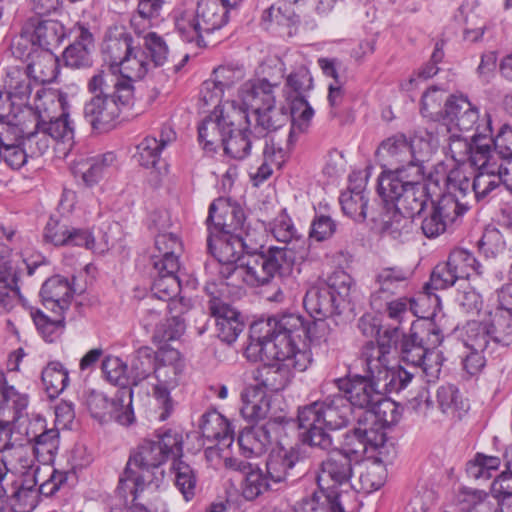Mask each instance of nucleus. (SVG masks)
Here are the masks:
<instances>
[{"mask_svg": "<svg viewBox=\"0 0 512 512\" xmlns=\"http://www.w3.org/2000/svg\"><path fill=\"white\" fill-rule=\"evenodd\" d=\"M114 73L101 70L88 81V91L93 96L86 101L83 115L93 131L105 133L119 123L123 109L128 108L134 98V86L127 81L115 82Z\"/></svg>", "mask_w": 512, "mask_h": 512, "instance_id": "1", "label": "nucleus"}, {"mask_svg": "<svg viewBox=\"0 0 512 512\" xmlns=\"http://www.w3.org/2000/svg\"><path fill=\"white\" fill-rule=\"evenodd\" d=\"M65 96L57 91L41 88L35 96L33 131L28 133L26 144L32 155H42L49 148L48 137L72 145L74 127L65 109Z\"/></svg>", "mask_w": 512, "mask_h": 512, "instance_id": "2", "label": "nucleus"}, {"mask_svg": "<svg viewBox=\"0 0 512 512\" xmlns=\"http://www.w3.org/2000/svg\"><path fill=\"white\" fill-rule=\"evenodd\" d=\"M425 170L412 166V171L397 174H380L377 191L386 203L416 217V214L431 201L428 188L423 183Z\"/></svg>", "mask_w": 512, "mask_h": 512, "instance_id": "3", "label": "nucleus"}, {"mask_svg": "<svg viewBox=\"0 0 512 512\" xmlns=\"http://www.w3.org/2000/svg\"><path fill=\"white\" fill-rule=\"evenodd\" d=\"M354 285L353 278L344 270L334 271L327 281L310 287L303 298L307 313L316 320L340 315Z\"/></svg>", "mask_w": 512, "mask_h": 512, "instance_id": "4", "label": "nucleus"}, {"mask_svg": "<svg viewBox=\"0 0 512 512\" xmlns=\"http://www.w3.org/2000/svg\"><path fill=\"white\" fill-rule=\"evenodd\" d=\"M450 150L453 152V145L463 147L469 154V162L474 167L472 191L477 201L485 199L492 191L502 184L501 160L492 154L490 141L481 143L479 139L473 144H468L466 139L460 135L449 136Z\"/></svg>", "mask_w": 512, "mask_h": 512, "instance_id": "5", "label": "nucleus"}, {"mask_svg": "<svg viewBox=\"0 0 512 512\" xmlns=\"http://www.w3.org/2000/svg\"><path fill=\"white\" fill-rule=\"evenodd\" d=\"M377 154L391 168L381 174L400 176L411 172L412 166L425 170L424 164L430 160L433 148L430 141L422 137L408 139L404 134H396L381 142Z\"/></svg>", "mask_w": 512, "mask_h": 512, "instance_id": "6", "label": "nucleus"}, {"mask_svg": "<svg viewBox=\"0 0 512 512\" xmlns=\"http://www.w3.org/2000/svg\"><path fill=\"white\" fill-rule=\"evenodd\" d=\"M284 327L290 328V342L284 343V354L289 355V364L298 372L306 371L313 356L309 344L326 341L329 328L325 320L305 321L301 315L289 313ZM283 354V352H281Z\"/></svg>", "mask_w": 512, "mask_h": 512, "instance_id": "7", "label": "nucleus"}, {"mask_svg": "<svg viewBox=\"0 0 512 512\" xmlns=\"http://www.w3.org/2000/svg\"><path fill=\"white\" fill-rule=\"evenodd\" d=\"M228 13L218 0H199L193 13H184L177 19L176 29L184 41L206 46L204 35L225 26Z\"/></svg>", "mask_w": 512, "mask_h": 512, "instance_id": "8", "label": "nucleus"}, {"mask_svg": "<svg viewBox=\"0 0 512 512\" xmlns=\"http://www.w3.org/2000/svg\"><path fill=\"white\" fill-rule=\"evenodd\" d=\"M83 399L90 416L101 424L115 421L122 426H129L135 421L132 388L119 389L112 398L103 392L89 389L84 392Z\"/></svg>", "mask_w": 512, "mask_h": 512, "instance_id": "9", "label": "nucleus"}, {"mask_svg": "<svg viewBox=\"0 0 512 512\" xmlns=\"http://www.w3.org/2000/svg\"><path fill=\"white\" fill-rule=\"evenodd\" d=\"M353 411L341 392L328 395L298 410L299 426L323 424L327 429L338 430L346 427L352 419Z\"/></svg>", "mask_w": 512, "mask_h": 512, "instance_id": "10", "label": "nucleus"}, {"mask_svg": "<svg viewBox=\"0 0 512 512\" xmlns=\"http://www.w3.org/2000/svg\"><path fill=\"white\" fill-rule=\"evenodd\" d=\"M245 214L243 209L236 203L230 202L225 198L214 200L208 211L206 225L208 230L207 250L213 251L214 236L219 233L223 236L234 234L243 228Z\"/></svg>", "mask_w": 512, "mask_h": 512, "instance_id": "11", "label": "nucleus"}, {"mask_svg": "<svg viewBox=\"0 0 512 512\" xmlns=\"http://www.w3.org/2000/svg\"><path fill=\"white\" fill-rule=\"evenodd\" d=\"M338 391L346 397L351 409L364 410V415L376 401H379L381 388L380 383L373 377L372 373L365 375L347 374L344 377L333 380Z\"/></svg>", "mask_w": 512, "mask_h": 512, "instance_id": "12", "label": "nucleus"}, {"mask_svg": "<svg viewBox=\"0 0 512 512\" xmlns=\"http://www.w3.org/2000/svg\"><path fill=\"white\" fill-rule=\"evenodd\" d=\"M307 451L302 445L272 450L266 460V472L273 483L300 478L304 474Z\"/></svg>", "mask_w": 512, "mask_h": 512, "instance_id": "13", "label": "nucleus"}, {"mask_svg": "<svg viewBox=\"0 0 512 512\" xmlns=\"http://www.w3.org/2000/svg\"><path fill=\"white\" fill-rule=\"evenodd\" d=\"M38 266V263L27 264L19 253H13L7 245L0 243V305L6 307L9 304L11 292L22 298L19 281L24 267L31 276Z\"/></svg>", "mask_w": 512, "mask_h": 512, "instance_id": "14", "label": "nucleus"}, {"mask_svg": "<svg viewBox=\"0 0 512 512\" xmlns=\"http://www.w3.org/2000/svg\"><path fill=\"white\" fill-rule=\"evenodd\" d=\"M286 415L269 417L261 426L244 429L238 436V444L242 454L247 457H257L264 454L272 444L279 430L289 423Z\"/></svg>", "mask_w": 512, "mask_h": 512, "instance_id": "15", "label": "nucleus"}, {"mask_svg": "<svg viewBox=\"0 0 512 512\" xmlns=\"http://www.w3.org/2000/svg\"><path fill=\"white\" fill-rule=\"evenodd\" d=\"M288 314L279 317H271L267 320H259L250 326L249 339L252 341H260L265 344L272 345L274 351L273 357L279 361H288L289 355H282L285 349H282L284 343L290 342V328L284 327V322L288 319Z\"/></svg>", "mask_w": 512, "mask_h": 512, "instance_id": "16", "label": "nucleus"}, {"mask_svg": "<svg viewBox=\"0 0 512 512\" xmlns=\"http://www.w3.org/2000/svg\"><path fill=\"white\" fill-rule=\"evenodd\" d=\"M411 272L401 266H389L380 269L375 275V288L370 295L371 307L380 312L385 301L393 298L408 285Z\"/></svg>", "mask_w": 512, "mask_h": 512, "instance_id": "17", "label": "nucleus"}, {"mask_svg": "<svg viewBox=\"0 0 512 512\" xmlns=\"http://www.w3.org/2000/svg\"><path fill=\"white\" fill-rule=\"evenodd\" d=\"M23 34L29 36L32 46L41 50L57 49L67 37L66 28L61 21L41 17L26 19Z\"/></svg>", "mask_w": 512, "mask_h": 512, "instance_id": "18", "label": "nucleus"}, {"mask_svg": "<svg viewBox=\"0 0 512 512\" xmlns=\"http://www.w3.org/2000/svg\"><path fill=\"white\" fill-rule=\"evenodd\" d=\"M236 118H242L241 111L233 108L231 112L223 113L214 110L213 114L207 116L198 126V140L203 149L208 152H215L223 145L229 126L236 125Z\"/></svg>", "mask_w": 512, "mask_h": 512, "instance_id": "19", "label": "nucleus"}, {"mask_svg": "<svg viewBox=\"0 0 512 512\" xmlns=\"http://www.w3.org/2000/svg\"><path fill=\"white\" fill-rule=\"evenodd\" d=\"M167 462L161 449L153 439H144L128 458L127 463L154 479L155 488L158 489L165 480L163 465Z\"/></svg>", "mask_w": 512, "mask_h": 512, "instance_id": "20", "label": "nucleus"}, {"mask_svg": "<svg viewBox=\"0 0 512 512\" xmlns=\"http://www.w3.org/2000/svg\"><path fill=\"white\" fill-rule=\"evenodd\" d=\"M354 464L348 456L337 451V448L330 451L320 464L317 475L319 488L337 490L348 484L353 477Z\"/></svg>", "mask_w": 512, "mask_h": 512, "instance_id": "21", "label": "nucleus"}, {"mask_svg": "<svg viewBox=\"0 0 512 512\" xmlns=\"http://www.w3.org/2000/svg\"><path fill=\"white\" fill-rule=\"evenodd\" d=\"M208 309L216 319L218 338L227 344L234 343L245 328L241 313L217 297L209 300Z\"/></svg>", "mask_w": 512, "mask_h": 512, "instance_id": "22", "label": "nucleus"}, {"mask_svg": "<svg viewBox=\"0 0 512 512\" xmlns=\"http://www.w3.org/2000/svg\"><path fill=\"white\" fill-rule=\"evenodd\" d=\"M140 38H134L122 25H114L108 28L101 47L104 61L109 65V71L117 68V65L131 55Z\"/></svg>", "mask_w": 512, "mask_h": 512, "instance_id": "23", "label": "nucleus"}, {"mask_svg": "<svg viewBox=\"0 0 512 512\" xmlns=\"http://www.w3.org/2000/svg\"><path fill=\"white\" fill-rule=\"evenodd\" d=\"M71 33L74 34L73 42L62 53L65 66L73 69L92 66L93 34L88 27L81 23L75 24Z\"/></svg>", "mask_w": 512, "mask_h": 512, "instance_id": "24", "label": "nucleus"}, {"mask_svg": "<svg viewBox=\"0 0 512 512\" xmlns=\"http://www.w3.org/2000/svg\"><path fill=\"white\" fill-rule=\"evenodd\" d=\"M242 118H236V125L229 126L223 142L226 155L236 160H243L250 155L253 139H259L257 132L249 128L250 122L245 111Z\"/></svg>", "mask_w": 512, "mask_h": 512, "instance_id": "25", "label": "nucleus"}, {"mask_svg": "<svg viewBox=\"0 0 512 512\" xmlns=\"http://www.w3.org/2000/svg\"><path fill=\"white\" fill-rule=\"evenodd\" d=\"M182 371L177 365H156L154 376L157 382L153 385V396L162 410L159 415L161 421L168 419L174 410L170 392L178 386V377Z\"/></svg>", "mask_w": 512, "mask_h": 512, "instance_id": "26", "label": "nucleus"}, {"mask_svg": "<svg viewBox=\"0 0 512 512\" xmlns=\"http://www.w3.org/2000/svg\"><path fill=\"white\" fill-rule=\"evenodd\" d=\"M403 334L399 325L387 326L383 329L381 327L376 336V342L370 340L362 346L360 353L362 365L388 361L392 348L399 350L400 337L402 338Z\"/></svg>", "mask_w": 512, "mask_h": 512, "instance_id": "27", "label": "nucleus"}, {"mask_svg": "<svg viewBox=\"0 0 512 512\" xmlns=\"http://www.w3.org/2000/svg\"><path fill=\"white\" fill-rule=\"evenodd\" d=\"M150 487L155 488L154 479L126 463L118 479L115 497L121 505H128L138 501Z\"/></svg>", "mask_w": 512, "mask_h": 512, "instance_id": "28", "label": "nucleus"}, {"mask_svg": "<svg viewBox=\"0 0 512 512\" xmlns=\"http://www.w3.org/2000/svg\"><path fill=\"white\" fill-rule=\"evenodd\" d=\"M278 87V83H271L266 78H255L240 87L238 96L245 110H251L255 115L275 102L274 89Z\"/></svg>", "mask_w": 512, "mask_h": 512, "instance_id": "29", "label": "nucleus"}, {"mask_svg": "<svg viewBox=\"0 0 512 512\" xmlns=\"http://www.w3.org/2000/svg\"><path fill=\"white\" fill-rule=\"evenodd\" d=\"M388 361L363 365L364 371L372 373L380 383L381 392L393 393L405 389L414 377V374L402 366L390 368Z\"/></svg>", "mask_w": 512, "mask_h": 512, "instance_id": "30", "label": "nucleus"}, {"mask_svg": "<svg viewBox=\"0 0 512 512\" xmlns=\"http://www.w3.org/2000/svg\"><path fill=\"white\" fill-rule=\"evenodd\" d=\"M292 367L288 361H279L270 364H264L253 371L255 384L265 393L279 392L284 390L292 380Z\"/></svg>", "mask_w": 512, "mask_h": 512, "instance_id": "31", "label": "nucleus"}, {"mask_svg": "<svg viewBox=\"0 0 512 512\" xmlns=\"http://www.w3.org/2000/svg\"><path fill=\"white\" fill-rule=\"evenodd\" d=\"M40 297L46 309L62 315L70 306L73 289L67 279L53 276L43 283Z\"/></svg>", "mask_w": 512, "mask_h": 512, "instance_id": "32", "label": "nucleus"}, {"mask_svg": "<svg viewBox=\"0 0 512 512\" xmlns=\"http://www.w3.org/2000/svg\"><path fill=\"white\" fill-rule=\"evenodd\" d=\"M263 244H244V252L247 257L245 263V283L251 287L269 284L273 278L267 258L263 252Z\"/></svg>", "mask_w": 512, "mask_h": 512, "instance_id": "33", "label": "nucleus"}, {"mask_svg": "<svg viewBox=\"0 0 512 512\" xmlns=\"http://www.w3.org/2000/svg\"><path fill=\"white\" fill-rule=\"evenodd\" d=\"M433 352L426 346L415 341L407 334H403L399 342V356L402 362L413 368H421L427 377L437 378L440 373L439 364L429 365Z\"/></svg>", "mask_w": 512, "mask_h": 512, "instance_id": "34", "label": "nucleus"}, {"mask_svg": "<svg viewBox=\"0 0 512 512\" xmlns=\"http://www.w3.org/2000/svg\"><path fill=\"white\" fill-rule=\"evenodd\" d=\"M169 317L156 325L152 339L155 343H166L179 339L185 332L186 325L183 315L189 310L185 301H172L167 305Z\"/></svg>", "mask_w": 512, "mask_h": 512, "instance_id": "35", "label": "nucleus"}, {"mask_svg": "<svg viewBox=\"0 0 512 512\" xmlns=\"http://www.w3.org/2000/svg\"><path fill=\"white\" fill-rule=\"evenodd\" d=\"M34 115L33 108H26L17 113H13L12 117L0 120V147H7L19 143V140L24 139L22 145L26 144L28 133L33 130L29 129L31 124V116Z\"/></svg>", "mask_w": 512, "mask_h": 512, "instance_id": "36", "label": "nucleus"}, {"mask_svg": "<svg viewBox=\"0 0 512 512\" xmlns=\"http://www.w3.org/2000/svg\"><path fill=\"white\" fill-rule=\"evenodd\" d=\"M155 249L151 259L155 269H168L170 272L179 271L180 262L178 253L182 250V243L173 233H159L155 237Z\"/></svg>", "mask_w": 512, "mask_h": 512, "instance_id": "37", "label": "nucleus"}, {"mask_svg": "<svg viewBox=\"0 0 512 512\" xmlns=\"http://www.w3.org/2000/svg\"><path fill=\"white\" fill-rule=\"evenodd\" d=\"M170 475L175 488L180 492L186 502L192 501L199 491V472L188 463L184 457L172 460Z\"/></svg>", "mask_w": 512, "mask_h": 512, "instance_id": "38", "label": "nucleus"}, {"mask_svg": "<svg viewBox=\"0 0 512 512\" xmlns=\"http://www.w3.org/2000/svg\"><path fill=\"white\" fill-rule=\"evenodd\" d=\"M150 64L147 52L141 48V43L137 42V46L131 55H127L117 65V68L108 72L114 73V83L127 81L130 85H133L134 80L144 78L150 68Z\"/></svg>", "mask_w": 512, "mask_h": 512, "instance_id": "39", "label": "nucleus"}, {"mask_svg": "<svg viewBox=\"0 0 512 512\" xmlns=\"http://www.w3.org/2000/svg\"><path fill=\"white\" fill-rule=\"evenodd\" d=\"M339 202L343 213L355 222L362 223L368 217L372 221L377 220L376 215L369 207L368 193L364 188H348L341 193Z\"/></svg>", "mask_w": 512, "mask_h": 512, "instance_id": "40", "label": "nucleus"}, {"mask_svg": "<svg viewBox=\"0 0 512 512\" xmlns=\"http://www.w3.org/2000/svg\"><path fill=\"white\" fill-rule=\"evenodd\" d=\"M199 428L208 440L224 446H229L233 442L234 431L230 422L216 410L207 411L201 416Z\"/></svg>", "mask_w": 512, "mask_h": 512, "instance_id": "41", "label": "nucleus"}, {"mask_svg": "<svg viewBox=\"0 0 512 512\" xmlns=\"http://www.w3.org/2000/svg\"><path fill=\"white\" fill-rule=\"evenodd\" d=\"M312 89V75L305 65H300L287 75L283 95L288 103L305 104Z\"/></svg>", "mask_w": 512, "mask_h": 512, "instance_id": "42", "label": "nucleus"}, {"mask_svg": "<svg viewBox=\"0 0 512 512\" xmlns=\"http://www.w3.org/2000/svg\"><path fill=\"white\" fill-rule=\"evenodd\" d=\"M26 70L36 82L51 83L59 73V59L53 50H35Z\"/></svg>", "mask_w": 512, "mask_h": 512, "instance_id": "43", "label": "nucleus"}, {"mask_svg": "<svg viewBox=\"0 0 512 512\" xmlns=\"http://www.w3.org/2000/svg\"><path fill=\"white\" fill-rule=\"evenodd\" d=\"M242 416L249 421H258L268 417L270 400L258 386H248L241 393Z\"/></svg>", "mask_w": 512, "mask_h": 512, "instance_id": "44", "label": "nucleus"}, {"mask_svg": "<svg viewBox=\"0 0 512 512\" xmlns=\"http://www.w3.org/2000/svg\"><path fill=\"white\" fill-rule=\"evenodd\" d=\"M255 120L256 137L261 138L284 126L290 120V114L285 105L277 106L275 101L255 114Z\"/></svg>", "mask_w": 512, "mask_h": 512, "instance_id": "45", "label": "nucleus"}, {"mask_svg": "<svg viewBox=\"0 0 512 512\" xmlns=\"http://www.w3.org/2000/svg\"><path fill=\"white\" fill-rule=\"evenodd\" d=\"M253 240L250 233H246L245 237H240L238 235L230 234L223 236L222 234H218L214 236V252H208L215 257L216 261H239V251L237 249H242L244 251V244H252Z\"/></svg>", "mask_w": 512, "mask_h": 512, "instance_id": "46", "label": "nucleus"}, {"mask_svg": "<svg viewBox=\"0 0 512 512\" xmlns=\"http://www.w3.org/2000/svg\"><path fill=\"white\" fill-rule=\"evenodd\" d=\"M29 73L20 69H14L7 74L5 80V92L18 104V111L31 108L27 105L32 92Z\"/></svg>", "mask_w": 512, "mask_h": 512, "instance_id": "47", "label": "nucleus"}, {"mask_svg": "<svg viewBox=\"0 0 512 512\" xmlns=\"http://www.w3.org/2000/svg\"><path fill=\"white\" fill-rule=\"evenodd\" d=\"M400 418V407L396 402L386 398L383 392L379 401H376L365 414L366 420L371 419L372 425L381 429L397 424Z\"/></svg>", "mask_w": 512, "mask_h": 512, "instance_id": "48", "label": "nucleus"}, {"mask_svg": "<svg viewBox=\"0 0 512 512\" xmlns=\"http://www.w3.org/2000/svg\"><path fill=\"white\" fill-rule=\"evenodd\" d=\"M156 365V352L147 346L140 347L133 355L130 366L128 367L131 385L137 386L152 373L154 374Z\"/></svg>", "mask_w": 512, "mask_h": 512, "instance_id": "49", "label": "nucleus"}, {"mask_svg": "<svg viewBox=\"0 0 512 512\" xmlns=\"http://www.w3.org/2000/svg\"><path fill=\"white\" fill-rule=\"evenodd\" d=\"M414 216L392 207L382 216V231L394 239L402 240L413 231Z\"/></svg>", "mask_w": 512, "mask_h": 512, "instance_id": "50", "label": "nucleus"}, {"mask_svg": "<svg viewBox=\"0 0 512 512\" xmlns=\"http://www.w3.org/2000/svg\"><path fill=\"white\" fill-rule=\"evenodd\" d=\"M415 341L433 352L443 341L444 335L440 327L430 318L422 317L412 321L407 334Z\"/></svg>", "mask_w": 512, "mask_h": 512, "instance_id": "51", "label": "nucleus"}, {"mask_svg": "<svg viewBox=\"0 0 512 512\" xmlns=\"http://www.w3.org/2000/svg\"><path fill=\"white\" fill-rule=\"evenodd\" d=\"M494 344L508 346L512 343V313L495 308L485 320Z\"/></svg>", "mask_w": 512, "mask_h": 512, "instance_id": "52", "label": "nucleus"}, {"mask_svg": "<svg viewBox=\"0 0 512 512\" xmlns=\"http://www.w3.org/2000/svg\"><path fill=\"white\" fill-rule=\"evenodd\" d=\"M34 459L28 448L23 445H11L4 449L0 457V464L7 468L11 476L26 474L33 467Z\"/></svg>", "mask_w": 512, "mask_h": 512, "instance_id": "53", "label": "nucleus"}, {"mask_svg": "<svg viewBox=\"0 0 512 512\" xmlns=\"http://www.w3.org/2000/svg\"><path fill=\"white\" fill-rule=\"evenodd\" d=\"M5 505L14 512H31L37 505V491L24 486L20 480L12 479Z\"/></svg>", "mask_w": 512, "mask_h": 512, "instance_id": "54", "label": "nucleus"}, {"mask_svg": "<svg viewBox=\"0 0 512 512\" xmlns=\"http://www.w3.org/2000/svg\"><path fill=\"white\" fill-rule=\"evenodd\" d=\"M430 202L449 228L457 223L469 210L468 203L463 202L459 196L452 192L442 194L437 200L431 199Z\"/></svg>", "mask_w": 512, "mask_h": 512, "instance_id": "55", "label": "nucleus"}, {"mask_svg": "<svg viewBox=\"0 0 512 512\" xmlns=\"http://www.w3.org/2000/svg\"><path fill=\"white\" fill-rule=\"evenodd\" d=\"M262 250L267 258L268 267H270L273 279L276 276L284 277L292 272L295 256L291 249L274 245L268 247L263 245Z\"/></svg>", "mask_w": 512, "mask_h": 512, "instance_id": "56", "label": "nucleus"}, {"mask_svg": "<svg viewBox=\"0 0 512 512\" xmlns=\"http://www.w3.org/2000/svg\"><path fill=\"white\" fill-rule=\"evenodd\" d=\"M164 0H138L137 12L130 24L138 38L151 26V21L160 17Z\"/></svg>", "mask_w": 512, "mask_h": 512, "instance_id": "57", "label": "nucleus"}, {"mask_svg": "<svg viewBox=\"0 0 512 512\" xmlns=\"http://www.w3.org/2000/svg\"><path fill=\"white\" fill-rule=\"evenodd\" d=\"M155 270L157 271L158 276L152 285V292L154 296L167 301V305L172 301H184L183 298H176L181 289L180 280L177 275L178 271L170 272L168 269Z\"/></svg>", "mask_w": 512, "mask_h": 512, "instance_id": "58", "label": "nucleus"}, {"mask_svg": "<svg viewBox=\"0 0 512 512\" xmlns=\"http://www.w3.org/2000/svg\"><path fill=\"white\" fill-rule=\"evenodd\" d=\"M461 340L467 350L485 352L492 337L485 321H469L463 327Z\"/></svg>", "mask_w": 512, "mask_h": 512, "instance_id": "59", "label": "nucleus"}, {"mask_svg": "<svg viewBox=\"0 0 512 512\" xmlns=\"http://www.w3.org/2000/svg\"><path fill=\"white\" fill-rule=\"evenodd\" d=\"M447 260L458 279H468L473 273H482L480 263L468 250L456 248L450 252Z\"/></svg>", "mask_w": 512, "mask_h": 512, "instance_id": "60", "label": "nucleus"}, {"mask_svg": "<svg viewBox=\"0 0 512 512\" xmlns=\"http://www.w3.org/2000/svg\"><path fill=\"white\" fill-rule=\"evenodd\" d=\"M297 22L296 15L286 2H278L266 8L261 16L260 25L269 30L274 26L289 27Z\"/></svg>", "mask_w": 512, "mask_h": 512, "instance_id": "61", "label": "nucleus"}, {"mask_svg": "<svg viewBox=\"0 0 512 512\" xmlns=\"http://www.w3.org/2000/svg\"><path fill=\"white\" fill-rule=\"evenodd\" d=\"M437 402L441 411L447 415L461 416L468 410V404L463 400L459 389L453 384L442 385L437 390Z\"/></svg>", "mask_w": 512, "mask_h": 512, "instance_id": "62", "label": "nucleus"}, {"mask_svg": "<svg viewBox=\"0 0 512 512\" xmlns=\"http://www.w3.org/2000/svg\"><path fill=\"white\" fill-rule=\"evenodd\" d=\"M31 441L33 442L35 456L43 462H50L59 447V431L56 428H45L40 434L35 435Z\"/></svg>", "mask_w": 512, "mask_h": 512, "instance_id": "63", "label": "nucleus"}, {"mask_svg": "<svg viewBox=\"0 0 512 512\" xmlns=\"http://www.w3.org/2000/svg\"><path fill=\"white\" fill-rule=\"evenodd\" d=\"M41 379L50 397L58 396L67 386L69 376L60 362H50L42 371Z\"/></svg>", "mask_w": 512, "mask_h": 512, "instance_id": "64", "label": "nucleus"}]
</instances>
